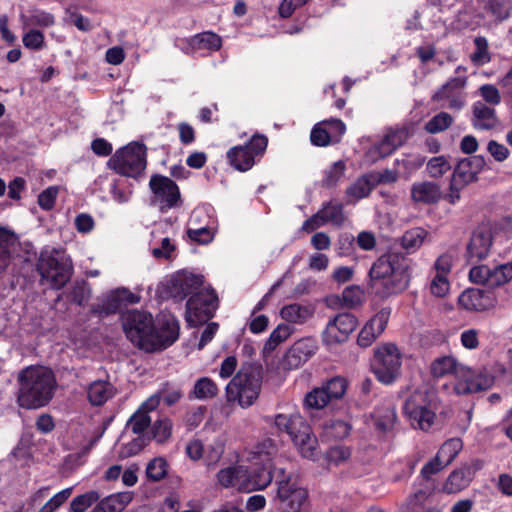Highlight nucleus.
<instances>
[{"label":"nucleus","mask_w":512,"mask_h":512,"mask_svg":"<svg viewBox=\"0 0 512 512\" xmlns=\"http://www.w3.org/2000/svg\"><path fill=\"white\" fill-rule=\"evenodd\" d=\"M123 329L127 338L146 352L167 348L179 335V323L175 318H166L158 328H155L152 315L137 310L124 315Z\"/></svg>","instance_id":"f257e3e1"},{"label":"nucleus","mask_w":512,"mask_h":512,"mask_svg":"<svg viewBox=\"0 0 512 512\" xmlns=\"http://www.w3.org/2000/svg\"><path fill=\"white\" fill-rule=\"evenodd\" d=\"M369 287L377 294L387 297L407 289L411 279V260L400 253L380 256L368 273Z\"/></svg>","instance_id":"f03ea898"},{"label":"nucleus","mask_w":512,"mask_h":512,"mask_svg":"<svg viewBox=\"0 0 512 512\" xmlns=\"http://www.w3.org/2000/svg\"><path fill=\"white\" fill-rule=\"evenodd\" d=\"M18 404L26 409H38L49 403L53 397L56 379L53 372L43 366H30L18 376Z\"/></svg>","instance_id":"7ed1b4c3"},{"label":"nucleus","mask_w":512,"mask_h":512,"mask_svg":"<svg viewBox=\"0 0 512 512\" xmlns=\"http://www.w3.org/2000/svg\"><path fill=\"white\" fill-rule=\"evenodd\" d=\"M265 422L273 424L280 432H286L298 448L301 455L314 460L318 454V442L310 426L299 413L266 416Z\"/></svg>","instance_id":"20e7f679"},{"label":"nucleus","mask_w":512,"mask_h":512,"mask_svg":"<svg viewBox=\"0 0 512 512\" xmlns=\"http://www.w3.org/2000/svg\"><path fill=\"white\" fill-rule=\"evenodd\" d=\"M262 367L257 364H244L227 384L226 400L237 402L242 408H248L258 399L262 384Z\"/></svg>","instance_id":"39448f33"},{"label":"nucleus","mask_w":512,"mask_h":512,"mask_svg":"<svg viewBox=\"0 0 512 512\" xmlns=\"http://www.w3.org/2000/svg\"><path fill=\"white\" fill-rule=\"evenodd\" d=\"M37 269L52 288L61 289L71 277L72 264L64 252L52 249L41 253Z\"/></svg>","instance_id":"423d86ee"},{"label":"nucleus","mask_w":512,"mask_h":512,"mask_svg":"<svg viewBox=\"0 0 512 512\" xmlns=\"http://www.w3.org/2000/svg\"><path fill=\"white\" fill-rule=\"evenodd\" d=\"M107 164L120 175L136 178L146 168V147L143 143L132 142L117 150Z\"/></svg>","instance_id":"0eeeda50"},{"label":"nucleus","mask_w":512,"mask_h":512,"mask_svg":"<svg viewBox=\"0 0 512 512\" xmlns=\"http://www.w3.org/2000/svg\"><path fill=\"white\" fill-rule=\"evenodd\" d=\"M277 490L272 504L278 512H305L308 492L291 476L276 480Z\"/></svg>","instance_id":"6e6552de"},{"label":"nucleus","mask_w":512,"mask_h":512,"mask_svg":"<svg viewBox=\"0 0 512 512\" xmlns=\"http://www.w3.org/2000/svg\"><path fill=\"white\" fill-rule=\"evenodd\" d=\"M485 164V158L480 155L464 158L459 161L452 173L449 192L446 194L445 199L450 204L458 202L461 190L477 179V175L483 170Z\"/></svg>","instance_id":"1a4fd4ad"},{"label":"nucleus","mask_w":512,"mask_h":512,"mask_svg":"<svg viewBox=\"0 0 512 512\" xmlns=\"http://www.w3.org/2000/svg\"><path fill=\"white\" fill-rule=\"evenodd\" d=\"M401 356L393 343H385L374 350L372 371L383 384H391L399 375Z\"/></svg>","instance_id":"9d476101"},{"label":"nucleus","mask_w":512,"mask_h":512,"mask_svg":"<svg viewBox=\"0 0 512 512\" xmlns=\"http://www.w3.org/2000/svg\"><path fill=\"white\" fill-rule=\"evenodd\" d=\"M218 307V297L214 290H199L186 303L185 319L189 326H197L213 317Z\"/></svg>","instance_id":"9b49d317"},{"label":"nucleus","mask_w":512,"mask_h":512,"mask_svg":"<svg viewBox=\"0 0 512 512\" xmlns=\"http://www.w3.org/2000/svg\"><path fill=\"white\" fill-rule=\"evenodd\" d=\"M268 145V138L263 134H254L243 146L232 147L227 152L229 163L237 170L245 172L253 167L255 159L261 157Z\"/></svg>","instance_id":"f8f14e48"},{"label":"nucleus","mask_w":512,"mask_h":512,"mask_svg":"<svg viewBox=\"0 0 512 512\" xmlns=\"http://www.w3.org/2000/svg\"><path fill=\"white\" fill-rule=\"evenodd\" d=\"M149 187L152 192L151 204L161 212H167L181 204L179 188L170 178L159 174L152 175Z\"/></svg>","instance_id":"ddd939ff"},{"label":"nucleus","mask_w":512,"mask_h":512,"mask_svg":"<svg viewBox=\"0 0 512 512\" xmlns=\"http://www.w3.org/2000/svg\"><path fill=\"white\" fill-rule=\"evenodd\" d=\"M347 382L342 377H334L321 387L314 388L306 394L304 406L307 409H323L332 400L340 399L346 392Z\"/></svg>","instance_id":"4468645a"},{"label":"nucleus","mask_w":512,"mask_h":512,"mask_svg":"<svg viewBox=\"0 0 512 512\" xmlns=\"http://www.w3.org/2000/svg\"><path fill=\"white\" fill-rule=\"evenodd\" d=\"M404 414L414 428L427 431L435 421V413L428 407L426 395L417 391L410 395L403 407Z\"/></svg>","instance_id":"2eb2a0df"},{"label":"nucleus","mask_w":512,"mask_h":512,"mask_svg":"<svg viewBox=\"0 0 512 512\" xmlns=\"http://www.w3.org/2000/svg\"><path fill=\"white\" fill-rule=\"evenodd\" d=\"M357 326L358 320L353 314L338 313L328 321L322 332V340L326 345L343 343Z\"/></svg>","instance_id":"dca6fc26"},{"label":"nucleus","mask_w":512,"mask_h":512,"mask_svg":"<svg viewBox=\"0 0 512 512\" xmlns=\"http://www.w3.org/2000/svg\"><path fill=\"white\" fill-rule=\"evenodd\" d=\"M493 243V228L490 223H482L472 233L466 247V258L470 263L485 259Z\"/></svg>","instance_id":"f3484780"},{"label":"nucleus","mask_w":512,"mask_h":512,"mask_svg":"<svg viewBox=\"0 0 512 512\" xmlns=\"http://www.w3.org/2000/svg\"><path fill=\"white\" fill-rule=\"evenodd\" d=\"M140 302V296L132 293L129 289L120 287L103 296L92 311L100 316H107L116 313L122 307Z\"/></svg>","instance_id":"a211bd4d"},{"label":"nucleus","mask_w":512,"mask_h":512,"mask_svg":"<svg viewBox=\"0 0 512 512\" xmlns=\"http://www.w3.org/2000/svg\"><path fill=\"white\" fill-rule=\"evenodd\" d=\"M202 277L188 272H180L173 275L167 282L168 295L176 301H182L188 296H193L200 290Z\"/></svg>","instance_id":"6ab92c4d"},{"label":"nucleus","mask_w":512,"mask_h":512,"mask_svg":"<svg viewBox=\"0 0 512 512\" xmlns=\"http://www.w3.org/2000/svg\"><path fill=\"white\" fill-rule=\"evenodd\" d=\"M242 491L252 492L265 489L272 481V469L268 466L250 464L242 465Z\"/></svg>","instance_id":"aec40b11"},{"label":"nucleus","mask_w":512,"mask_h":512,"mask_svg":"<svg viewBox=\"0 0 512 512\" xmlns=\"http://www.w3.org/2000/svg\"><path fill=\"white\" fill-rule=\"evenodd\" d=\"M390 317L389 309H381L362 327L358 334L357 343L360 347L371 346L384 332Z\"/></svg>","instance_id":"412c9836"},{"label":"nucleus","mask_w":512,"mask_h":512,"mask_svg":"<svg viewBox=\"0 0 512 512\" xmlns=\"http://www.w3.org/2000/svg\"><path fill=\"white\" fill-rule=\"evenodd\" d=\"M404 131H390L378 143L374 144L365 154L367 161L376 162L392 154L405 141Z\"/></svg>","instance_id":"4be33fe9"},{"label":"nucleus","mask_w":512,"mask_h":512,"mask_svg":"<svg viewBox=\"0 0 512 512\" xmlns=\"http://www.w3.org/2000/svg\"><path fill=\"white\" fill-rule=\"evenodd\" d=\"M431 374L437 378L452 375L458 382L463 380L464 377H469L470 368L459 363L454 357L443 356L432 362Z\"/></svg>","instance_id":"5701e85b"},{"label":"nucleus","mask_w":512,"mask_h":512,"mask_svg":"<svg viewBox=\"0 0 512 512\" xmlns=\"http://www.w3.org/2000/svg\"><path fill=\"white\" fill-rule=\"evenodd\" d=\"M317 342L312 337H305L296 341L285 355V362L289 368H298L314 355Z\"/></svg>","instance_id":"b1692460"},{"label":"nucleus","mask_w":512,"mask_h":512,"mask_svg":"<svg viewBox=\"0 0 512 512\" xmlns=\"http://www.w3.org/2000/svg\"><path fill=\"white\" fill-rule=\"evenodd\" d=\"M182 51L186 54H193L200 50L217 51L222 46V39L211 31H205L191 36L182 41Z\"/></svg>","instance_id":"393cba45"},{"label":"nucleus","mask_w":512,"mask_h":512,"mask_svg":"<svg viewBox=\"0 0 512 512\" xmlns=\"http://www.w3.org/2000/svg\"><path fill=\"white\" fill-rule=\"evenodd\" d=\"M471 122L475 129L491 130L498 125L499 120L494 107L482 101H476L472 105Z\"/></svg>","instance_id":"a878e982"},{"label":"nucleus","mask_w":512,"mask_h":512,"mask_svg":"<svg viewBox=\"0 0 512 512\" xmlns=\"http://www.w3.org/2000/svg\"><path fill=\"white\" fill-rule=\"evenodd\" d=\"M493 384V377L490 375H476L470 369L469 377L454 383L453 390L457 395H466L490 388Z\"/></svg>","instance_id":"bb28decb"},{"label":"nucleus","mask_w":512,"mask_h":512,"mask_svg":"<svg viewBox=\"0 0 512 512\" xmlns=\"http://www.w3.org/2000/svg\"><path fill=\"white\" fill-rule=\"evenodd\" d=\"M459 305L470 311H484L492 305L486 293L480 289H467L458 298Z\"/></svg>","instance_id":"cd10ccee"},{"label":"nucleus","mask_w":512,"mask_h":512,"mask_svg":"<svg viewBox=\"0 0 512 512\" xmlns=\"http://www.w3.org/2000/svg\"><path fill=\"white\" fill-rule=\"evenodd\" d=\"M441 198L438 184L430 181L414 183L411 187V199L415 203L433 204Z\"/></svg>","instance_id":"c85d7f7f"},{"label":"nucleus","mask_w":512,"mask_h":512,"mask_svg":"<svg viewBox=\"0 0 512 512\" xmlns=\"http://www.w3.org/2000/svg\"><path fill=\"white\" fill-rule=\"evenodd\" d=\"M314 315V308L311 305L291 303L280 309L281 318L290 324L303 325Z\"/></svg>","instance_id":"c756f323"},{"label":"nucleus","mask_w":512,"mask_h":512,"mask_svg":"<svg viewBox=\"0 0 512 512\" xmlns=\"http://www.w3.org/2000/svg\"><path fill=\"white\" fill-rule=\"evenodd\" d=\"M277 453V445L274 440L268 438L257 444L250 452L249 461L256 465L273 467L272 459Z\"/></svg>","instance_id":"7c9ffc66"},{"label":"nucleus","mask_w":512,"mask_h":512,"mask_svg":"<svg viewBox=\"0 0 512 512\" xmlns=\"http://www.w3.org/2000/svg\"><path fill=\"white\" fill-rule=\"evenodd\" d=\"M116 394L115 387L108 381H93L87 389V397L93 406H101Z\"/></svg>","instance_id":"2f4dec72"},{"label":"nucleus","mask_w":512,"mask_h":512,"mask_svg":"<svg viewBox=\"0 0 512 512\" xmlns=\"http://www.w3.org/2000/svg\"><path fill=\"white\" fill-rule=\"evenodd\" d=\"M466 69L462 66H458L455 70L457 74L445 83L433 96L436 101L443 100L444 98H450L452 95L458 94L467 83V77L465 75Z\"/></svg>","instance_id":"473e14b6"},{"label":"nucleus","mask_w":512,"mask_h":512,"mask_svg":"<svg viewBox=\"0 0 512 512\" xmlns=\"http://www.w3.org/2000/svg\"><path fill=\"white\" fill-rule=\"evenodd\" d=\"M132 501L130 492H120L109 495L99 502L94 512H122Z\"/></svg>","instance_id":"72a5a7b5"},{"label":"nucleus","mask_w":512,"mask_h":512,"mask_svg":"<svg viewBox=\"0 0 512 512\" xmlns=\"http://www.w3.org/2000/svg\"><path fill=\"white\" fill-rule=\"evenodd\" d=\"M242 465L229 466L221 469L217 474V482L224 488H236L242 491Z\"/></svg>","instance_id":"f704fd0d"},{"label":"nucleus","mask_w":512,"mask_h":512,"mask_svg":"<svg viewBox=\"0 0 512 512\" xmlns=\"http://www.w3.org/2000/svg\"><path fill=\"white\" fill-rule=\"evenodd\" d=\"M471 481L469 468H462L453 471L444 484V491L447 493H457L465 489Z\"/></svg>","instance_id":"c9c22d12"},{"label":"nucleus","mask_w":512,"mask_h":512,"mask_svg":"<svg viewBox=\"0 0 512 512\" xmlns=\"http://www.w3.org/2000/svg\"><path fill=\"white\" fill-rule=\"evenodd\" d=\"M373 188L374 183L371 175H364L359 177L346 189V195L351 199V201L356 202L362 198L367 197Z\"/></svg>","instance_id":"e433bc0d"},{"label":"nucleus","mask_w":512,"mask_h":512,"mask_svg":"<svg viewBox=\"0 0 512 512\" xmlns=\"http://www.w3.org/2000/svg\"><path fill=\"white\" fill-rule=\"evenodd\" d=\"M219 392L217 384L208 377L198 379L191 391L189 398L199 400L214 398Z\"/></svg>","instance_id":"4c0bfd02"},{"label":"nucleus","mask_w":512,"mask_h":512,"mask_svg":"<svg viewBox=\"0 0 512 512\" xmlns=\"http://www.w3.org/2000/svg\"><path fill=\"white\" fill-rule=\"evenodd\" d=\"M428 232L420 227L406 231L401 237V246L409 253L417 251L424 243Z\"/></svg>","instance_id":"58836bf2"},{"label":"nucleus","mask_w":512,"mask_h":512,"mask_svg":"<svg viewBox=\"0 0 512 512\" xmlns=\"http://www.w3.org/2000/svg\"><path fill=\"white\" fill-rule=\"evenodd\" d=\"M373 417L375 427L381 432L392 430L397 418L396 411L392 406L376 409Z\"/></svg>","instance_id":"ea45409f"},{"label":"nucleus","mask_w":512,"mask_h":512,"mask_svg":"<svg viewBox=\"0 0 512 512\" xmlns=\"http://www.w3.org/2000/svg\"><path fill=\"white\" fill-rule=\"evenodd\" d=\"M22 19L24 28L31 26L48 28L55 24V17L53 14L39 9L32 10L29 16H22Z\"/></svg>","instance_id":"a19ab883"},{"label":"nucleus","mask_w":512,"mask_h":512,"mask_svg":"<svg viewBox=\"0 0 512 512\" xmlns=\"http://www.w3.org/2000/svg\"><path fill=\"white\" fill-rule=\"evenodd\" d=\"M351 426L342 420H332L323 426V436L329 440H339L350 434Z\"/></svg>","instance_id":"79ce46f5"},{"label":"nucleus","mask_w":512,"mask_h":512,"mask_svg":"<svg viewBox=\"0 0 512 512\" xmlns=\"http://www.w3.org/2000/svg\"><path fill=\"white\" fill-rule=\"evenodd\" d=\"M320 212L323 213L327 224L330 223L335 226H341L345 221L343 205L338 202L330 201L324 204Z\"/></svg>","instance_id":"37998d69"},{"label":"nucleus","mask_w":512,"mask_h":512,"mask_svg":"<svg viewBox=\"0 0 512 512\" xmlns=\"http://www.w3.org/2000/svg\"><path fill=\"white\" fill-rule=\"evenodd\" d=\"M346 165L344 161L339 160L334 162L330 167L324 170V175L321 180L323 187L331 188L337 185V183L344 176Z\"/></svg>","instance_id":"c03bdc74"},{"label":"nucleus","mask_w":512,"mask_h":512,"mask_svg":"<svg viewBox=\"0 0 512 512\" xmlns=\"http://www.w3.org/2000/svg\"><path fill=\"white\" fill-rule=\"evenodd\" d=\"M453 123V117L447 112H440L433 116L424 125L426 132L437 134L448 129Z\"/></svg>","instance_id":"a18cd8bd"},{"label":"nucleus","mask_w":512,"mask_h":512,"mask_svg":"<svg viewBox=\"0 0 512 512\" xmlns=\"http://www.w3.org/2000/svg\"><path fill=\"white\" fill-rule=\"evenodd\" d=\"M489 287L503 285L512 279V264L506 263L491 267Z\"/></svg>","instance_id":"49530a36"},{"label":"nucleus","mask_w":512,"mask_h":512,"mask_svg":"<svg viewBox=\"0 0 512 512\" xmlns=\"http://www.w3.org/2000/svg\"><path fill=\"white\" fill-rule=\"evenodd\" d=\"M451 169V164L447 157L440 155L432 157L426 165V170L431 178H440Z\"/></svg>","instance_id":"de8ad7c7"},{"label":"nucleus","mask_w":512,"mask_h":512,"mask_svg":"<svg viewBox=\"0 0 512 512\" xmlns=\"http://www.w3.org/2000/svg\"><path fill=\"white\" fill-rule=\"evenodd\" d=\"M462 441L459 438L447 440L437 452L438 458L449 465L462 449Z\"/></svg>","instance_id":"09e8293b"},{"label":"nucleus","mask_w":512,"mask_h":512,"mask_svg":"<svg viewBox=\"0 0 512 512\" xmlns=\"http://www.w3.org/2000/svg\"><path fill=\"white\" fill-rule=\"evenodd\" d=\"M351 457V450L349 447L336 445L329 448L324 455L328 464L339 466L347 462Z\"/></svg>","instance_id":"8fccbe9b"},{"label":"nucleus","mask_w":512,"mask_h":512,"mask_svg":"<svg viewBox=\"0 0 512 512\" xmlns=\"http://www.w3.org/2000/svg\"><path fill=\"white\" fill-rule=\"evenodd\" d=\"M152 419L144 410H137L128 420L127 428L134 434L143 436L142 433L149 427Z\"/></svg>","instance_id":"3c124183"},{"label":"nucleus","mask_w":512,"mask_h":512,"mask_svg":"<svg viewBox=\"0 0 512 512\" xmlns=\"http://www.w3.org/2000/svg\"><path fill=\"white\" fill-rule=\"evenodd\" d=\"M364 299V292L359 286L346 287L342 292L343 307L353 309L360 306Z\"/></svg>","instance_id":"603ef678"},{"label":"nucleus","mask_w":512,"mask_h":512,"mask_svg":"<svg viewBox=\"0 0 512 512\" xmlns=\"http://www.w3.org/2000/svg\"><path fill=\"white\" fill-rule=\"evenodd\" d=\"M483 9L498 21H503L509 17V11L504 0H481Z\"/></svg>","instance_id":"864d4df0"},{"label":"nucleus","mask_w":512,"mask_h":512,"mask_svg":"<svg viewBox=\"0 0 512 512\" xmlns=\"http://www.w3.org/2000/svg\"><path fill=\"white\" fill-rule=\"evenodd\" d=\"M100 495L96 491H88L82 495L75 497L70 503L72 512H84L92 504L98 501Z\"/></svg>","instance_id":"5fc2aeb1"},{"label":"nucleus","mask_w":512,"mask_h":512,"mask_svg":"<svg viewBox=\"0 0 512 512\" xmlns=\"http://www.w3.org/2000/svg\"><path fill=\"white\" fill-rule=\"evenodd\" d=\"M292 333V329L288 324H279L270 334L265 348L269 350L275 349L280 343L284 342Z\"/></svg>","instance_id":"6e6d98bb"},{"label":"nucleus","mask_w":512,"mask_h":512,"mask_svg":"<svg viewBox=\"0 0 512 512\" xmlns=\"http://www.w3.org/2000/svg\"><path fill=\"white\" fill-rule=\"evenodd\" d=\"M167 473V462L162 457L152 459L146 467V475L150 480L159 481Z\"/></svg>","instance_id":"4d7b16f0"},{"label":"nucleus","mask_w":512,"mask_h":512,"mask_svg":"<svg viewBox=\"0 0 512 512\" xmlns=\"http://www.w3.org/2000/svg\"><path fill=\"white\" fill-rule=\"evenodd\" d=\"M152 438L158 443H164L172 433V422L165 418L156 421L151 429Z\"/></svg>","instance_id":"13d9d810"},{"label":"nucleus","mask_w":512,"mask_h":512,"mask_svg":"<svg viewBox=\"0 0 512 512\" xmlns=\"http://www.w3.org/2000/svg\"><path fill=\"white\" fill-rule=\"evenodd\" d=\"M72 488H66L47 500L37 512H54L71 496Z\"/></svg>","instance_id":"bf43d9fd"},{"label":"nucleus","mask_w":512,"mask_h":512,"mask_svg":"<svg viewBox=\"0 0 512 512\" xmlns=\"http://www.w3.org/2000/svg\"><path fill=\"white\" fill-rule=\"evenodd\" d=\"M475 51L471 55V60L476 64H485L490 61L488 52V41L485 37L478 36L474 39Z\"/></svg>","instance_id":"052dcab7"},{"label":"nucleus","mask_w":512,"mask_h":512,"mask_svg":"<svg viewBox=\"0 0 512 512\" xmlns=\"http://www.w3.org/2000/svg\"><path fill=\"white\" fill-rule=\"evenodd\" d=\"M482 102L488 106L495 107L501 103V94L499 89L493 84H483L478 89Z\"/></svg>","instance_id":"680f3d73"},{"label":"nucleus","mask_w":512,"mask_h":512,"mask_svg":"<svg viewBox=\"0 0 512 512\" xmlns=\"http://www.w3.org/2000/svg\"><path fill=\"white\" fill-rule=\"evenodd\" d=\"M188 237L199 244H208L214 238V232L207 225L202 227H188L187 229Z\"/></svg>","instance_id":"e2e57ef3"},{"label":"nucleus","mask_w":512,"mask_h":512,"mask_svg":"<svg viewBox=\"0 0 512 512\" xmlns=\"http://www.w3.org/2000/svg\"><path fill=\"white\" fill-rule=\"evenodd\" d=\"M323 125L324 124L321 121L317 123L311 130L310 140L315 146L325 147L334 143L331 139V135L327 133Z\"/></svg>","instance_id":"0e129e2a"},{"label":"nucleus","mask_w":512,"mask_h":512,"mask_svg":"<svg viewBox=\"0 0 512 512\" xmlns=\"http://www.w3.org/2000/svg\"><path fill=\"white\" fill-rule=\"evenodd\" d=\"M23 45L31 50H41L45 46L44 35L41 31L30 29L22 37Z\"/></svg>","instance_id":"69168bd1"},{"label":"nucleus","mask_w":512,"mask_h":512,"mask_svg":"<svg viewBox=\"0 0 512 512\" xmlns=\"http://www.w3.org/2000/svg\"><path fill=\"white\" fill-rule=\"evenodd\" d=\"M158 395L160 396V400L162 399L166 405L172 406L182 398L183 393L179 387L166 383L158 391Z\"/></svg>","instance_id":"338daca9"},{"label":"nucleus","mask_w":512,"mask_h":512,"mask_svg":"<svg viewBox=\"0 0 512 512\" xmlns=\"http://www.w3.org/2000/svg\"><path fill=\"white\" fill-rule=\"evenodd\" d=\"M322 123L327 133L331 135L333 142L338 143L346 131L345 124L337 118L323 120Z\"/></svg>","instance_id":"774afa93"}]
</instances>
